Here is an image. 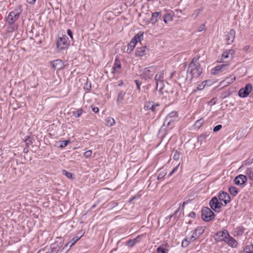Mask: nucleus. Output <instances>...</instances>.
Segmentation results:
<instances>
[{"label":"nucleus","mask_w":253,"mask_h":253,"mask_svg":"<svg viewBox=\"0 0 253 253\" xmlns=\"http://www.w3.org/2000/svg\"><path fill=\"white\" fill-rule=\"evenodd\" d=\"M201 216L202 219L206 222H209L215 217V214L208 207H204L202 209Z\"/></svg>","instance_id":"3"},{"label":"nucleus","mask_w":253,"mask_h":253,"mask_svg":"<svg viewBox=\"0 0 253 253\" xmlns=\"http://www.w3.org/2000/svg\"><path fill=\"white\" fill-rule=\"evenodd\" d=\"M143 33L139 32L134 36L129 43L128 44L127 49V52L128 53H130L133 50L138 42H140L143 40Z\"/></svg>","instance_id":"4"},{"label":"nucleus","mask_w":253,"mask_h":253,"mask_svg":"<svg viewBox=\"0 0 253 253\" xmlns=\"http://www.w3.org/2000/svg\"><path fill=\"white\" fill-rule=\"evenodd\" d=\"M99 108L97 107H93L92 108V111L96 113L99 112Z\"/></svg>","instance_id":"55"},{"label":"nucleus","mask_w":253,"mask_h":253,"mask_svg":"<svg viewBox=\"0 0 253 253\" xmlns=\"http://www.w3.org/2000/svg\"><path fill=\"white\" fill-rule=\"evenodd\" d=\"M161 15V12H155L152 13V17L150 19V22L153 24H155L158 21L160 16Z\"/></svg>","instance_id":"22"},{"label":"nucleus","mask_w":253,"mask_h":253,"mask_svg":"<svg viewBox=\"0 0 253 253\" xmlns=\"http://www.w3.org/2000/svg\"><path fill=\"white\" fill-rule=\"evenodd\" d=\"M69 45L68 38L66 36L59 38L57 41L56 46L61 50L65 49L67 48Z\"/></svg>","instance_id":"5"},{"label":"nucleus","mask_w":253,"mask_h":253,"mask_svg":"<svg viewBox=\"0 0 253 253\" xmlns=\"http://www.w3.org/2000/svg\"><path fill=\"white\" fill-rule=\"evenodd\" d=\"M22 11V9L21 6H19L18 8L15 9L11 11L7 18V21L8 24H13L19 18Z\"/></svg>","instance_id":"2"},{"label":"nucleus","mask_w":253,"mask_h":253,"mask_svg":"<svg viewBox=\"0 0 253 253\" xmlns=\"http://www.w3.org/2000/svg\"><path fill=\"white\" fill-rule=\"evenodd\" d=\"M198 238V236L194 235L192 233V235L190 237H186L185 239L182 241V246L184 247H187L191 242L195 241Z\"/></svg>","instance_id":"17"},{"label":"nucleus","mask_w":253,"mask_h":253,"mask_svg":"<svg viewBox=\"0 0 253 253\" xmlns=\"http://www.w3.org/2000/svg\"><path fill=\"white\" fill-rule=\"evenodd\" d=\"M63 173L65 174L68 178L73 179V174L72 173L68 172L65 170H63Z\"/></svg>","instance_id":"39"},{"label":"nucleus","mask_w":253,"mask_h":253,"mask_svg":"<svg viewBox=\"0 0 253 253\" xmlns=\"http://www.w3.org/2000/svg\"><path fill=\"white\" fill-rule=\"evenodd\" d=\"M200 56H195L190 63L187 70V79L189 78L190 81L194 78H198L202 74L203 69L198 62Z\"/></svg>","instance_id":"1"},{"label":"nucleus","mask_w":253,"mask_h":253,"mask_svg":"<svg viewBox=\"0 0 253 253\" xmlns=\"http://www.w3.org/2000/svg\"><path fill=\"white\" fill-rule=\"evenodd\" d=\"M246 253H253V252L252 253V252L247 251Z\"/></svg>","instance_id":"63"},{"label":"nucleus","mask_w":253,"mask_h":253,"mask_svg":"<svg viewBox=\"0 0 253 253\" xmlns=\"http://www.w3.org/2000/svg\"><path fill=\"white\" fill-rule=\"evenodd\" d=\"M246 248H247V250H249V251H250L251 249L253 248V245L247 246Z\"/></svg>","instance_id":"60"},{"label":"nucleus","mask_w":253,"mask_h":253,"mask_svg":"<svg viewBox=\"0 0 253 253\" xmlns=\"http://www.w3.org/2000/svg\"><path fill=\"white\" fill-rule=\"evenodd\" d=\"M122 67L121 63L118 58H116L115 60V63L112 67V73L115 75L120 73V70Z\"/></svg>","instance_id":"19"},{"label":"nucleus","mask_w":253,"mask_h":253,"mask_svg":"<svg viewBox=\"0 0 253 253\" xmlns=\"http://www.w3.org/2000/svg\"><path fill=\"white\" fill-rule=\"evenodd\" d=\"M147 49L146 46L142 47H137L135 55L136 56H142L145 54V51Z\"/></svg>","instance_id":"24"},{"label":"nucleus","mask_w":253,"mask_h":253,"mask_svg":"<svg viewBox=\"0 0 253 253\" xmlns=\"http://www.w3.org/2000/svg\"><path fill=\"white\" fill-rule=\"evenodd\" d=\"M59 142L60 143L59 146L61 148H64V147H66L68 144V143L70 142V140L61 141Z\"/></svg>","instance_id":"37"},{"label":"nucleus","mask_w":253,"mask_h":253,"mask_svg":"<svg viewBox=\"0 0 253 253\" xmlns=\"http://www.w3.org/2000/svg\"><path fill=\"white\" fill-rule=\"evenodd\" d=\"M205 27V25L204 24H202L200 26V27L199 28L198 31V32H201L203 31V30L204 29Z\"/></svg>","instance_id":"56"},{"label":"nucleus","mask_w":253,"mask_h":253,"mask_svg":"<svg viewBox=\"0 0 253 253\" xmlns=\"http://www.w3.org/2000/svg\"><path fill=\"white\" fill-rule=\"evenodd\" d=\"M180 157V153L177 150H176L174 152L173 158L175 160H178L179 159Z\"/></svg>","instance_id":"38"},{"label":"nucleus","mask_w":253,"mask_h":253,"mask_svg":"<svg viewBox=\"0 0 253 253\" xmlns=\"http://www.w3.org/2000/svg\"><path fill=\"white\" fill-rule=\"evenodd\" d=\"M26 146L29 147L30 145H32L33 143V139H30L29 136H27V138L25 140Z\"/></svg>","instance_id":"36"},{"label":"nucleus","mask_w":253,"mask_h":253,"mask_svg":"<svg viewBox=\"0 0 253 253\" xmlns=\"http://www.w3.org/2000/svg\"><path fill=\"white\" fill-rule=\"evenodd\" d=\"M29 151V147L26 146V147L24 148L23 150V152L24 153H27Z\"/></svg>","instance_id":"58"},{"label":"nucleus","mask_w":253,"mask_h":253,"mask_svg":"<svg viewBox=\"0 0 253 253\" xmlns=\"http://www.w3.org/2000/svg\"><path fill=\"white\" fill-rule=\"evenodd\" d=\"M160 104L159 103H154L153 102L148 101L145 103L144 109L145 110H151L153 113H156L159 109Z\"/></svg>","instance_id":"12"},{"label":"nucleus","mask_w":253,"mask_h":253,"mask_svg":"<svg viewBox=\"0 0 253 253\" xmlns=\"http://www.w3.org/2000/svg\"><path fill=\"white\" fill-rule=\"evenodd\" d=\"M189 216L193 218H194L196 217V213L194 211H191L189 214Z\"/></svg>","instance_id":"54"},{"label":"nucleus","mask_w":253,"mask_h":253,"mask_svg":"<svg viewBox=\"0 0 253 253\" xmlns=\"http://www.w3.org/2000/svg\"><path fill=\"white\" fill-rule=\"evenodd\" d=\"M164 86V81L156 82V89L160 92H162Z\"/></svg>","instance_id":"29"},{"label":"nucleus","mask_w":253,"mask_h":253,"mask_svg":"<svg viewBox=\"0 0 253 253\" xmlns=\"http://www.w3.org/2000/svg\"><path fill=\"white\" fill-rule=\"evenodd\" d=\"M230 95V92L229 91H226L222 94V97L223 98Z\"/></svg>","instance_id":"50"},{"label":"nucleus","mask_w":253,"mask_h":253,"mask_svg":"<svg viewBox=\"0 0 253 253\" xmlns=\"http://www.w3.org/2000/svg\"><path fill=\"white\" fill-rule=\"evenodd\" d=\"M228 191L230 194L234 197L236 196L238 192L237 189L233 186L229 187Z\"/></svg>","instance_id":"28"},{"label":"nucleus","mask_w":253,"mask_h":253,"mask_svg":"<svg viewBox=\"0 0 253 253\" xmlns=\"http://www.w3.org/2000/svg\"><path fill=\"white\" fill-rule=\"evenodd\" d=\"M225 243H226L229 246L234 248L237 246V242L235 239L229 235V236L226 239Z\"/></svg>","instance_id":"21"},{"label":"nucleus","mask_w":253,"mask_h":253,"mask_svg":"<svg viewBox=\"0 0 253 253\" xmlns=\"http://www.w3.org/2000/svg\"><path fill=\"white\" fill-rule=\"evenodd\" d=\"M229 57L228 53L226 51V50H225L223 52V53L222 54V59H226Z\"/></svg>","instance_id":"45"},{"label":"nucleus","mask_w":253,"mask_h":253,"mask_svg":"<svg viewBox=\"0 0 253 253\" xmlns=\"http://www.w3.org/2000/svg\"><path fill=\"white\" fill-rule=\"evenodd\" d=\"M229 233L227 230L217 232L214 235V239L217 242L225 241L227 238L229 236Z\"/></svg>","instance_id":"8"},{"label":"nucleus","mask_w":253,"mask_h":253,"mask_svg":"<svg viewBox=\"0 0 253 253\" xmlns=\"http://www.w3.org/2000/svg\"><path fill=\"white\" fill-rule=\"evenodd\" d=\"M51 66L54 69L60 70L63 69L65 65L61 59H56L50 62Z\"/></svg>","instance_id":"13"},{"label":"nucleus","mask_w":253,"mask_h":253,"mask_svg":"<svg viewBox=\"0 0 253 253\" xmlns=\"http://www.w3.org/2000/svg\"><path fill=\"white\" fill-rule=\"evenodd\" d=\"M252 85L250 84L246 85L245 87L240 89L238 92V95L240 97H246L249 95L252 90Z\"/></svg>","instance_id":"11"},{"label":"nucleus","mask_w":253,"mask_h":253,"mask_svg":"<svg viewBox=\"0 0 253 253\" xmlns=\"http://www.w3.org/2000/svg\"><path fill=\"white\" fill-rule=\"evenodd\" d=\"M91 154H92V151L90 150H87L84 153V156L85 158H88L91 156Z\"/></svg>","instance_id":"44"},{"label":"nucleus","mask_w":253,"mask_h":253,"mask_svg":"<svg viewBox=\"0 0 253 253\" xmlns=\"http://www.w3.org/2000/svg\"><path fill=\"white\" fill-rule=\"evenodd\" d=\"M204 83H205V82H203L201 84H200L198 85V86L197 87L198 90H202L204 88V87L205 86V84H204Z\"/></svg>","instance_id":"48"},{"label":"nucleus","mask_w":253,"mask_h":253,"mask_svg":"<svg viewBox=\"0 0 253 253\" xmlns=\"http://www.w3.org/2000/svg\"><path fill=\"white\" fill-rule=\"evenodd\" d=\"M234 181L235 184L241 186L246 183L247 181V178L246 176L244 175L240 174L235 178Z\"/></svg>","instance_id":"14"},{"label":"nucleus","mask_w":253,"mask_h":253,"mask_svg":"<svg viewBox=\"0 0 253 253\" xmlns=\"http://www.w3.org/2000/svg\"><path fill=\"white\" fill-rule=\"evenodd\" d=\"M235 31L234 29H231L226 35L225 40L227 44H230L233 42L235 37Z\"/></svg>","instance_id":"15"},{"label":"nucleus","mask_w":253,"mask_h":253,"mask_svg":"<svg viewBox=\"0 0 253 253\" xmlns=\"http://www.w3.org/2000/svg\"><path fill=\"white\" fill-rule=\"evenodd\" d=\"M187 203V202H184L182 205V209H183L184 207V206Z\"/></svg>","instance_id":"61"},{"label":"nucleus","mask_w":253,"mask_h":253,"mask_svg":"<svg viewBox=\"0 0 253 253\" xmlns=\"http://www.w3.org/2000/svg\"><path fill=\"white\" fill-rule=\"evenodd\" d=\"M158 253H168L169 250L167 249H164L163 247L161 246H159L156 250Z\"/></svg>","instance_id":"35"},{"label":"nucleus","mask_w":253,"mask_h":253,"mask_svg":"<svg viewBox=\"0 0 253 253\" xmlns=\"http://www.w3.org/2000/svg\"><path fill=\"white\" fill-rule=\"evenodd\" d=\"M91 88V84L90 83L86 81V84L84 86V89L86 90L89 91Z\"/></svg>","instance_id":"40"},{"label":"nucleus","mask_w":253,"mask_h":253,"mask_svg":"<svg viewBox=\"0 0 253 253\" xmlns=\"http://www.w3.org/2000/svg\"><path fill=\"white\" fill-rule=\"evenodd\" d=\"M164 71H161L157 74L155 77V81L156 82L164 81Z\"/></svg>","instance_id":"26"},{"label":"nucleus","mask_w":253,"mask_h":253,"mask_svg":"<svg viewBox=\"0 0 253 253\" xmlns=\"http://www.w3.org/2000/svg\"><path fill=\"white\" fill-rule=\"evenodd\" d=\"M36 0H27L28 3L30 4H34Z\"/></svg>","instance_id":"59"},{"label":"nucleus","mask_w":253,"mask_h":253,"mask_svg":"<svg viewBox=\"0 0 253 253\" xmlns=\"http://www.w3.org/2000/svg\"><path fill=\"white\" fill-rule=\"evenodd\" d=\"M136 240L135 239L133 240H129L127 243V245L130 247H133L136 243Z\"/></svg>","instance_id":"41"},{"label":"nucleus","mask_w":253,"mask_h":253,"mask_svg":"<svg viewBox=\"0 0 253 253\" xmlns=\"http://www.w3.org/2000/svg\"><path fill=\"white\" fill-rule=\"evenodd\" d=\"M167 172L165 171H161L158 175L157 179L160 180L162 179L164 176H166Z\"/></svg>","instance_id":"42"},{"label":"nucleus","mask_w":253,"mask_h":253,"mask_svg":"<svg viewBox=\"0 0 253 253\" xmlns=\"http://www.w3.org/2000/svg\"><path fill=\"white\" fill-rule=\"evenodd\" d=\"M155 73V69L153 67H146L142 71L141 76L145 80L150 79L152 78Z\"/></svg>","instance_id":"6"},{"label":"nucleus","mask_w":253,"mask_h":253,"mask_svg":"<svg viewBox=\"0 0 253 253\" xmlns=\"http://www.w3.org/2000/svg\"><path fill=\"white\" fill-rule=\"evenodd\" d=\"M203 123L204 120L202 119H200L196 121L195 123V126L198 127H200L203 124Z\"/></svg>","instance_id":"43"},{"label":"nucleus","mask_w":253,"mask_h":253,"mask_svg":"<svg viewBox=\"0 0 253 253\" xmlns=\"http://www.w3.org/2000/svg\"><path fill=\"white\" fill-rule=\"evenodd\" d=\"M229 64L228 63H224L215 67L211 70V74L215 75L220 73L227 70L229 68Z\"/></svg>","instance_id":"10"},{"label":"nucleus","mask_w":253,"mask_h":253,"mask_svg":"<svg viewBox=\"0 0 253 253\" xmlns=\"http://www.w3.org/2000/svg\"><path fill=\"white\" fill-rule=\"evenodd\" d=\"M209 136L206 133H202L198 137V142H200L201 143L205 140L207 137Z\"/></svg>","instance_id":"33"},{"label":"nucleus","mask_w":253,"mask_h":253,"mask_svg":"<svg viewBox=\"0 0 253 253\" xmlns=\"http://www.w3.org/2000/svg\"><path fill=\"white\" fill-rule=\"evenodd\" d=\"M177 113L176 111H172L169 113L165 118L163 124V126H169L171 123L173 122L175 119L177 117Z\"/></svg>","instance_id":"7"},{"label":"nucleus","mask_w":253,"mask_h":253,"mask_svg":"<svg viewBox=\"0 0 253 253\" xmlns=\"http://www.w3.org/2000/svg\"><path fill=\"white\" fill-rule=\"evenodd\" d=\"M179 210H180V208H179L177 210H176V211H175V212H174V214H173V215H169V216H168V217H166V219H169L170 218H171V217L172 216H176V215L177 214L178 212H179Z\"/></svg>","instance_id":"52"},{"label":"nucleus","mask_w":253,"mask_h":253,"mask_svg":"<svg viewBox=\"0 0 253 253\" xmlns=\"http://www.w3.org/2000/svg\"><path fill=\"white\" fill-rule=\"evenodd\" d=\"M218 199L220 201H223L225 205L230 201V197L229 194L223 191L219 194Z\"/></svg>","instance_id":"20"},{"label":"nucleus","mask_w":253,"mask_h":253,"mask_svg":"<svg viewBox=\"0 0 253 253\" xmlns=\"http://www.w3.org/2000/svg\"><path fill=\"white\" fill-rule=\"evenodd\" d=\"M46 253H52L50 251H49V252H46Z\"/></svg>","instance_id":"64"},{"label":"nucleus","mask_w":253,"mask_h":253,"mask_svg":"<svg viewBox=\"0 0 253 253\" xmlns=\"http://www.w3.org/2000/svg\"><path fill=\"white\" fill-rule=\"evenodd\" d=\"M221 128L222 126L221 125H218L214 127L213 130L214 132H217L219 131Z\"/></svg>","instance_id":"46"},{"label":"nucleus","mask_w":253,"mask_h":253,"mask_svg":"<svg viewBox=\"0 0 253 253\" xmlns=\"http://www.w3.org/2000/svg\"><path fill=\"white\" fill-rule=\"evenodd\" d=\"M246 173L251 180H253V168L248 169L246 170Z\"/></svg>","instance_id":"30"},{"label":"nucleus","mask_w":253,"mask_h":253,"mask_svg":"<svg viewBox=\"0 0 253 253\" xmlns=\"http://www.w3.org/2000/svg\"><path fill=\"white\" fill-rule=\"evenodd\" d=\"M179 164L177 165L175 167H174L173 169L171 171V172L169 173V176H170L171 175H172L174 173H175L177 170V169H178V167H179Z\"/></svg>","instance_id":"47"},{"label":"nucleus","mask_w":253,"mask_h":253,"mask_svg":"<svg viewBox=\"0 0 253 253\" xmlns=\"http://www.w3.org/2000/svg\"><path fill=\"white\" fill-rule=\"evenodd\" d=\"M202 10H203V8H200V9H198L197 11H199V13H200V12L201 11H202Z\"/></svg>","instance_id":"62"},{"label":"nucleus","mask_w":253,"mask_h":253,"mask_svg":"<svg viewBox=\"0 0 253 253\" xmlns=\"http://www.w3.org/2000/svg\"><path fill=\"white\" fill-rule=\"evenodd\" d=\"M199 11H198L197 10L195 11V12L193 13V15H194L195 18H196L199 15Z\"/></svg>","instance_id":"57"},{"label":"nucleus","mask_w":253,"mask_h":253,"mask_svg":"<svg viewBox=\"0 0 253 253\" xmlns=\"http://www.w3.org/2000/svg\"><path fill=\"white\" fill-rule=\"evenodd\" d=\"M84 110L82 109H78L77 111L73 112V116L75 118H79L81 116Z\"/></svg>","instance_id":"31"},{"label":"nucleus","mask_w":253,"mask_h":253,"mask_svg":"<svg viewBox=\"0 0 253 253\" xmlns=\"http://www.w3.org/2000/svg\"><path fill=\"white\" fill-rule=\"evenodd\" d=\"M236 80V77L234 75H231L229 77H227L224 81H222V83H224L225 84L228 85L232 83H233Z\"/></svg>","instance_id":"25"},{"label":"nucleus","mask_w":253,"mask_h":253,"mask_svg":"<svg viewBox=\"0 0 253 253\" xmlns=\"http://www.w3.org/2000/svg\"><path fill=\"white\" fill-rule=\"evenodd\" d=\"M80 237L78 236L74 237L68 243H67L63 248L62 250H66L65 253H67L69 250L80 239Z\"/></svg>","instance_id":"18"},{"label":"nucleus","mask_w":253,"mask_h":253,"mask_svg":"<svg viewBox=\"0 0 253 253\" xmlns=\"http://www.w3.org/2000/svg\"><path fill=\"white\" fill-rule=\"evenodd\" d=\"M210 206L212 210L215 212H219L220 208L223 205L221 202H219L216 197H213L210 201Z\"/></svg>","instance_id":"9"},{"label":"nucleus","mask_w":253,"mask_h":253,"mask_svg":"<svg viewBox=\"0 0 253 253\" xmlns=\"http://www.w3.org/2000/svg\"><path fill=\"white\" fill-rule=\"evenodd\" d=\"M134 82L136 83L137 85V88L139 91H140V85L141 83L137 80H135Z\"/></svg>","instance_id":"51"},{"label":"nucleus","mask_w":253,"mask_h":253,"mask_svg":"<svg viewBox=\"0 0 253 253\" xmlns=\"http://www.w3.org/2000/svg\"><path fill=\"white\" fill-rule=\"evenodd\" d=\"M115 121L112 117H108L105 119V125L108 126H111L115 125Z\"/></svg>","instance_id":"27"},{"label":"nucleus","mask_w":253,"mask_h":253,"mask_svg":"<svg viewBox=\"0 0 253 253\" xmlns=\"http://www.w3.org/2000/svg\"><path fill=\"white\" fill-rule=\"evenodd\" d=\"M67 34L72 39H73V34L72 31L70 29H68L67 30Z\"/></svg>","instance_id":"53"},{"label":"nucleus","mask_w":253,"mask_h":253,"mask_svg":"<svg viewBox=\"0 0 253 253\" xmlns=\"http://www.w3.org/2000/svg\"><path fill=\"white\" fill-rule=\"evenodd\" d=\"M125 94H126V92L123 91H121L119 93L117 99V101L118 103L121 102L124 99V97L125 95Z\"/></svg>","instance_id":"34"},{"label":"nucleus","mask_w":253,"mask_h":253,"mask_svg":"<svg viewBox=\"0 0 253 253\" xmlns=\"http://www.w3.org/2000/svg\"><path fill=\"white\" fill-rule=\"evenodd\" d=\"M60 241H56L50 246V252L52 253H55L62 247L63 243L61 239Z\"/></svg>","instance_id":"16"},{"label":"nucleus","mask_w":253,"mask_h":253,"mask_svg":"<svg viewBox=\"0 0 253 253\" xmlns=\"http://www.w3.org/2000/svg\"><path fill=\"white\" fill-rule=\"evenodd\" d=\"M227 53H228V55H231V57L233 56V55L235 54V51L233 49H229V50H226Z\"/></svg>","instance_id":"49"},{"label":"nucleus","mask_w":253,"mask_h":253,"mask_svg":"<svg viewBox=\"0 0 253 253\" xmlns=\"http://www.w3.org/2000/svg\"><path fill=\"white\" fill-rule=\"evenodd\" d=\"M205 229V226H198L195 230L192 231V233L194 235H195L196 236L199 237L203 233Z\"/></svg>","instance_id":"23"},{"label":"nucleus","mask_w":253,"mask_h":253,"mask_svg":"<svg viewBox=\"0 0 253 253\" xmlns=\"http://www.w3.org/2000/svg\"><path fill=\"white\" fill-rule=\"evenodd\" d=\"M172 20V18L170 14H166L164 16V21L166 24H167L169 21Z\"/></svg>","instance_id":"32"}]
</instances>
